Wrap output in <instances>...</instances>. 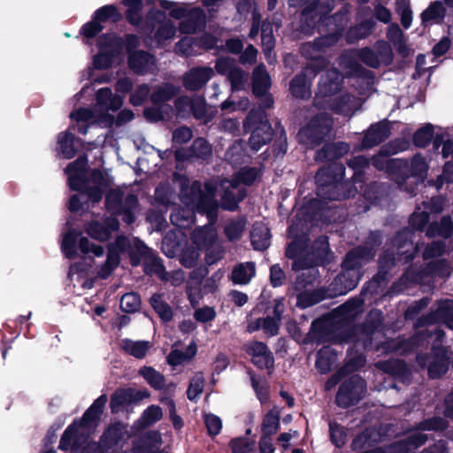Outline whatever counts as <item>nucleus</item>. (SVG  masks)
Listing matches in <instances>:
<instances>
[{"mask_svg":"<svg viewBox=\"0 0 453 453\" xmlns=\"http://www.w3.org/2000/svg\"><path fill=\"white\" fill-rule=\"evenodd\" d=\"M180 200L184 208H176L171 214V221L180 228H187L195 221V212L205 214L209 223L195 229L192 242L197 249L203 250L218 241V232L214 223L218 217L219 203L215 197L216 185L206 182L204 189L197 180L180 177Z\"/></svg>","mask_w":453,"mask_h":453,"instance_id":"obj_1","label":"nucleus"},{"mask_svg":"<svg viewBox=\"0 0 453 453\" xmlns=\"http://www.w3.org/2000/svg\"><path fill=\"white\" fill-rule=\"evenodd\" d=\"M297 228L298 225L296 223H293L288 228V234L294 238V241L288 246L286 255L288 258L295 259L292 265L294 270L303 271L297 276L294 288L296 291L297 306L307 308L320 302L326 296L323 291L313 288L319 274L314 265L328 260L329 244L327 237H319L312 247L311 256L315 261L306 263L301 257L307 246L306 239L298 238Z\"/></svg>","mask_w":453,"mask_h":453,"instance_id":"obj_2","label":"nucleus"},{"mask_svg":"<svg viewBox=\"0 0 453 453\" xmlns=\"http://www.w3.org/2000/svg\"><path fill=\"white\" fill-rule=\"evenodd\" d=\"M65 173L70 188L80 192L70 198L69 210L73 212L89 210L100 202L104 192L112 184V178L108 173L88 172L85 157H79L69 164Z\"/></svg>","mask_w":453,"mask_h":453,"instance_id":"obj_3","label":"nucleus"},{"mask_svg":"<svg viewBox=\"0 0 453 453\" xmlns=\"http://www.w3.org/2000/svg\"><path fill=\"white\" fill-rule=\"evenodd\" d=\"M96 104L90 108H78L70 113V129L87 134L92 128L111 127L114 117L110 111H116L123 104V99L113 95L109 88H100L96 95Z\"/></svg>","mask_w":453,"mask_h":453,"instance_id":"obj_4","label":"nucleus"},{"mask_svg":"<svg viewBox=\"0 0 453 453\" xmlns=\"http://www.w3.org/2000/svg\"><path fill=\"white\" fill-rule=\"evenodd\" d=\"M342 74L334 68L327 70L321 77L316 104L329 108L334 112L351 115L359 106L357 98L345 93H338L342 81Z\"/></svg>","mask_w":453,"mask_h":453,"instance_id":"obj_5","label":"nucleus"},{"mask_svg":"<svg viewBox=\"0 0 453 453\" xmlns=\"http://www.w3.org/2000/svg\"><path fill=\"white\" fill-rule=\"evenodd\" d=\"M139 44V38L134 35H127L125 40L115 34L103 35L97 39L99 52L94 57L92 66L86 72L87 78H92L93 69H106L119 64L124 59V48L130 54Z\"/></svg>","mask_w":453,"mask_h":453,"instance_id":"obj_6","label":"nucleus"},{"mask_svg":"<svg viewBox=\"0 0 453 453\" xmlns=\"http://www.w3.org/2000/svg\"><path fill=\"white\" fill-rule=\"evenodd\" d=\"M106 402L107 396L105 395L99 396L87 410L80 422L75 421L67 427L59 443L60 449L73 450L85 441L86 438L96 426L97 420Z\"/></svg>","mask_w":453,"mask_h":453,"instance_id":"obj_7","label":"nucleus"},{"mask_svg":"<svg viewBox=\"0 0 453 453\" xmlns=\"http://www.w3.org/2000/svg\"><path fill=\"white\" fill-rule=\"evenodd\" d=\"M260 176V171L257 167H244L237 172L233 180H211L208 182L216 185L215 195L220 192L221 207L225 210L234 211L238 203L246 196L245 189L239 184L250 185Z\"/></svg>","mask_w":453,"mask_h":453,"instance_id":"obj_8","label":"nucleus"},{"mask_svg":"<svg viewBox=\"0 0 453 453\" xmlns=\"http://www.w3.org/2000/svg\"><path fill=\"white\" fill-rule=\"evenodd\" d=\"M373 252L365 247H358L346 256L342 263L343 272L332 283V293L328 296L345 295L354 289L360 279L359 268L373 257Z\"/></svg>","mask_w":453,"mask_h":453,"instance_id":"obj_9","label":"nucleus"},{"mask_svg":"<svg viewBox=\"0 0 453 453\" xmlns=\"http://www.w3.org/2000/svg\"><path fill=\"white\" fill-rule=\"evenodd\" d=\"M334 42L333 37H322L313 43H304L301 48L302 55L306 58L313 60L303 70V73L294 78L290 83V90L294 96L305 98L311 95L310 84L311 80L315 77L318 64L324 63L321 58V52L323 48L331 44Z\"/></svg>","mask_w":453,"mask_h":453,"instance_id":"obj_10","label":"nucleus"},{"mask_svg":"<svg viewBox=\"0 0 453 453\" xmlns=\"http://www.w3.org/2000/svg\"><path fill=\"white\" fill-rule=\"evenodd\" d=\"M344 171L345 168L340 164H333L327 168H321L316 175L318 196L328 200L345 198L347 196L340 193L343 187L341 180L343 178Z\"/></svg>","mask_w":453,"mask_h":453,"instance_id":"obj_11","label":"nucleus"},{"mask_svg":"<svg viewBox=\"0 0 453 453\" xmlns=\"http://www.w3.org/2000/svg\"><path fill=\"white\" fill-rule=\"evenodd\" d=\"M160 7L169 11V14L174 19L187 17L180 26V30L184 34L195 33L197 29L203 27L205 23V15L199 7L190 8L187 4H178L167 0H158Z\"/></svg>","mask_w":453,"mask_h":453,"instance_id":"obj_12","label":"nucleus"},{"mask_svg":"<svg viewBox=\"0 0 453 453\" xmlns=\"http://www.w3.org/2000/svg\"><path fill=\"white\" fill-rule=\"evenodd\" d=\"M78 250L88 257H99L104 254V249L101 245L91 242L82 235L81 232L69 229L63 234L61 250L67 258L73 259L78 257Z\"/></svg>","mask_w":453,"mask_h":453,"instance_id":"obj_13","label":"nucleus"},{"mask_svg":"<svg viewBox=\"0 0 453 453\" xmlns=\"http://www.w3.org/2000/svg\"><path fill=\"white\" fill-rule=\"evenodd\" d=\"M125 191L121 188L111 189L106 196V207L109 211L122 215V219L131 224L134 220L138 211L137 198L134 195H127L125 199Z\"/></svg>","mask_w":453,"mask_h":453,"instance_id":"obj_14","label":"nucleus"},{"mask_svg":"<svg viewBox=\"0 0 453 453\" xmlns=\"http://www.w3.org/2000/svg\"><path fill=\"white\" fill-rule=\"evenodd\" d=\"M244 126L248 130L253 128L250 138V145L255 151L259 150L273 137L272 127L265 118L264 111L252 110L247 117Z\"/></svg>","mask_w":453,"mask_h":453,"instance_id":"obj_15","label":"nucleus"},{"mask_svg":"<svg viewBox=\"0 0 453 453\" xmlns=\"http://www.w3.org/2000/svg\"><path fill=\"white\" fill-rule=\"evenodd\" d=\"M412 234L413 233L411 230L404 229L395 237L392 241V246L394 250H396L397 257H395L394 251H387L380 258V266L382 270L389 268L396 260L407 262L412 258L418 248L413 246V242L411 240Z\"/></svg>","mask_w":453,"mask_h":453,"instance_id":"obj_16","label":"nucleus"},{"mask_svg":"<svg viewBox=\"0 0 453 453\" xmlns=\"http://www.w3.org/2000/svg\"><path fill=\"white\" fill-rule=\"evenodd\" d=\"M372 162L378 169H384L385 166L387 168L398 170L408 168L410 174L415 177L418 181L424 180L428 170L427 161L420 154L415 155L409 165L400 159H388L383 155L374 157Z\"/></svg>","mask_w":453,"mask_h":453,"instance_id":"obj_17","label":"nucleus"},{"mask_svg":"<svg viewBox=\"0 0 453 453\" xmlns=\"http://www.w3.org/2000/svg\"><path fill=\"white\" fill-rule=\"evenodd\" d=\"M446 427L445 420L441 418H434L421 423L418 428L411 433L406 440L401 441L390 449V452L407 453L424 444L427 437L422 432L426 430H443Z\"/></svg>","mask_w":453,"mask_h":453,"instance_id":"obj_18","label":"nucleus"},{"mask_svg":"<svg viewBox=\"0 0 453 453\" xmlns=\"http://www.w3.org/2000/svg\"><path fill=\"white\" fill-rule=\"evenodd\" d=\"M332 126V120L327 118L326 113H322L311 120V122L302 128L298 133L300 142L313 147L323 139L329 132Z\"/></svg>","mask_w":453,"mask_h":453,"instance_id":"obj_19","label":"nucleus"},{"mask_svg":"<svg viewBox=\"0 0 453 453\" xmlns=\"http://www.w3.org/2000/svg\"><path fill=\"white\" fill-rule=\"evenodd\" d=\"M283 301V298L275 299L273 305V316H267L265 318L250 320L248 324V331L250 333H253L262 329L268 336L276 335L279 332L281 315L284 312Z\"/></svg>","mask_w":453,"mask_h":453,"instance_id":"obj_20","label":"nucleus"},{"mask_svg":"<svg viewBox=\"0 0 453 453\" xmlns=\"http://www.w3.org/2000/svg\"><path fill=\"white\" fill-rule=\"evenodd\" d=\"M365 392V380L359 376H353L339 388L336 403L339 406L349 407L357 403Z\"/></svg>","mask_w":453,"mask_h":453,"instance_id":"obj_21","label":"nucleus"},{"mask_svg":"<svg viewBox=\"0 0 453 453\" xmlns=\"http://www.w3.org/2000/svg\"><path fill=\"white\" fill-rule=\"evenodd\" d=\"M441 145H442L441 151L442 158L446 159L451 157V159L445 163L443 173L438 179V182L441 184L444 180L447 182L453 181V140L449 138L448 131L443 134H438L434 137V150H439Z\"/></svg>","mask_w":453,"mask_h":453,"instance_id":"obj_22","label":"nucleus"},{"mask_svg":"<svg viewBox=\"0 0 453 453\" xmlns=\"http://www.w3.org/2000/svg\"><path fill=\"white\" fill-rule=\"evenodd\" d=\"M420 365H427L428 374L431 378H438L444 374L449 368V357L443 348H434L433 355L427 358L418 357Z\"/></svg>","mask_w":453,"mask_h":453,"instance_id":"obj_23","label":"nucleus"},{"mask_svg":"<svg viewBox=\"0 0 453 453\" xmlns=\"http://www.w3.org/2000/svg\"><path fill=\"white\" fill-rule=\"evenodd\" d=\"M129 243V239L123 235H120L117 237L113 244L110 245L107 259L98 271V275L101 278L108 277L112 273V271L119 265V253L127 250Z\"/></svg>","mask_w":453,"mask_h":453,"instance_id":"obj_24","label":"nucleus"},{"mask_svg":"<svg viewBox=\"0 0 453 453\" xmlns=\"http://www.w3.org/2000/svg\"><path fill=\"white\" fill-rule=\"evenodd\" d=\"M119 221L115 218H108L104 222L94 219L85 226L84 230L92 239L104 242L119 229Z\"/></svg>","mask_w":453,"mask_h":453,"instance_id":"obj_25","label":"nucleus"},{"mask_svg":"<svg viewBox=\"0 0 453 453\" xmlns=\"http://www.w3.org/2000/svg\"><path fill=\"white\" fill-rule=\"evenodd\" d=\"M246 350L251 357L252 362L260 369H270L273 366V353L261 342H252L246 345Z\"/></svg>","mask_w":453,"mask_h":453,"instance_id":"obj_26","label":"nucleus"},{"mask_svg":"<svg viewBox=\"0 0 453 453\" xmlns=\"http://www.w3.org/2000/svg\"><path fill=\"white\" fill-rule=\"evenodd\" d=\"M175 106L181 116L192 113L196 119H203L205 117L206 105L203 97L195 96L189 98L188 96H181L176 100Z\"/></svg>","mask_w":453,"mask_h":453,"instance_id":"obj_27","label":"nucleus"},{"mask_svg":"<svg viewBox=\"0 0 453 453\" xmlns=\"http://www.w3.org/2000/svg\"><path fill=\"white\" fill-rule=\"evenodd\" d=\"M213 73L211 67L193 68L184 76V86L189 90H198L212 77Z\"/></svg>","mask_w":453,"mask_h":453,"instance_id":"obj_28","label":"nucleus"},{"mask_svg":"<svg viewBox=\"0 0 453 453\" xmlns=\"http://www.w3.org/2000/svg\"><path fill=\"white\" fill-rule=\"evenodd\" d=\"M128 65L135 73H149L154 69L155 58L142 50L134 51L129 55Z\"/></svg>","mask_w":453,"mask_h":453,"instance_id":"obj_29","label":"nucleus"},{"mask_svg":"<svg viewBox=\"0 0 453 453\" xmlns=\"http://www.w3.org/2000/svg\"><path fill=\"white\" fill-rule=\"evenodd\" d=\"M428 322H442L453 330V300L445 299L438 302Z\"/></svg>","mask_w":453,"mask_h":453,"instance_id":"obj_30","label":"nucleus"},{"mask_svg":"<svg viewBox=\"0 0 453 453\" xmlns=\"http://www.w3.org/2000/svg\"><path fill=\"white\" fill-rule=\"evenodd\" d=\"M441 264V262L437 261L428 262L427 266L420 272H416L413 268H410L405 273L404 276L401 279V282L405 283L406 281H411L425 283L429 281V277H432L435 274H441V272L438 269V266Z\"/></svg>","mask_w":453,"mask_h":453,"instance_id":"obj_31","label":"nucleus"},{"mask_svg":"<svg viewBox=\"0 0 453 453\" xmlns=\"http://www.w3.org/2000/svg\"><path fill=\"white\" fill-rule=\"evenodd\" d=\"M389 135L388 126L386 122H380L371 126L363 140L362 147L370 148L384 141Z\"/></svg>","mask_w":453,"mask_h":453,"instance_id":"obj_32","label":"nucleus"},{"mask_svg":"<svg viewBox=\"0 0 453 453\" xmlns=\"http://www.w3.org/2000/svg\"><path fill=\"white\" fill-rule=\"evenodd\" d=\"M378 48L380 49V56L372 50L364 49L358 52L359 58L371 67H378L382 59L390 58L391 56L390 48L386 42L379 43Z\"/></svg>","mask_w":453,"mask_h":453,"instance_id":"obj_33","label":"nucleus"},{"mask_svg":"<svg viewBox=\"0 0 453 453\" xmlns=\"http://www.w3.org/2000/svg\"><path fill=\"white\" fill-rule=\"evenodd\" d=\"M121 349L128 355L135 358H143L152 347V343L149 341H134L130 339H123L120 342Z\"/></svg>","mask_w":453,"mask_h":453,"instance_id":"obj_34","label":"nucleus"},{"mask_svg":"<svg viewBox=\"0 0 453 453\" xmlns=\"http://www.w3.org/2000/svg\"><path fill=\"white\" fill-rule=\"evenodd\" d=\"M271 86V79L264 65H260L253 72V93L257 96H265Z\"/></svg>","mask_w":453,"mask_h":453,"instance_id":"obj_35","label":"nucleus"},{"mask_svg":"<svg viewBox=\"0 0 453 453\" xmlns=\"http://www.w3.org/2000/svg\"><path fill=\"white\" fill-rule=\"evenodd\" d=\"M250 240L255 250H265L269 246L270 241L268 227L263 223L254 224L250 233Z\"/></svg>","mask_w":453,"mask_h":453,"instance_id":"obj_36","label":"nucleus"},{"mask_svg":"<svg viewBox=\"0 0 453 453\" xmlns=\"http://www.w3.org/2000/svg\"><path fill=\"white\" fill-rule=\"evenodd\" d=\"M73 142L74 136L71 132L60 133L58 137L57 153L64 158H72L76 152Z\"/></svg>","mask_w":453,"mask_h":453,"instance_id":"obj_37","label":"nucleus"},{"mask_svg":"<svg viewBox=\"0 0 453 453\" xmlns=\"http://www.w3.org/2000/svg\"><path fill=\"white\" fill-rule=\"evenodd\" d=\"M337 355L330 347H323L317 354L316 366L318 370L326 373L329 372L336 363Z\"/></svg>","mask_w":453,"mask_h":453,"instance_id":"obj_38","label":"nucleus"},{"mask_svg":"<svg viewBox=\"0 0 453 453\" xmlns=\"http://www.w3.org/2000/svg\"><path fill=\"white\" fill-rule=\"evenodd\" d=\"M92 17L102 25L105 22H118L122 19V14L116 5L107 4L97 9Z\"/></svg>","mask_w":453,"mask_h":453,"instance_id":"obj_39","label":"nucleus"},{"mask_svg":"<svg viewBox=\"0 0 453 453\" xmlns=\"http://www.w3.org/2000/svg\"><path fill=\"white\" fill-rule=\"evenodd\" d=\"M444 132H447V130H442L441 128H440L437 132H434V127L430 124H426L415 132L413 135V142L417 147L424 148L432 140L434 142V137L438 134H443Z\"/></svg>","mask_w":453,"mask_h":453,"instance_id":"obj_40","label":"nucleus"},{"mask_svg":"<svg viewBox=\"0 0 453 453\" xmlns=\"http://www.w3.org/2000/svg\"><path fill=\"white\" fill-rule=\"evenodd\" d=\"M255 273L253 263H242L233 270L232 280L235 284H247L254 277Z\"/></svg>","mask_w":453,"mask_h":453,"instance_id":"obj_41","label":"nucleus"},{"mask_svg":"<svg viewBox=\"0 0 453 453\" xmlns=\"http://www.w3.org/2000/svg\"><path fill=\"white\" fill-rule=\"evenodd\" d=\"M445 16V8L441 1L432 3L421 14L422 21L438 23Z\"/></svg>","mask_w":453,"mask_h":453,"instance_id":"obj_42","label":"nucleus"},{"mask_svg":"<svg viewBox=\"0 0 453 453\" xmlns=\"http://www.w3.org/2000/svg\"><path fill=\"white\" fill-rule=\"evenodd\" d=\"M138 373L155 389H161L165 386L164 376L150 366H142Z\"/></svg>","mask_w":453,"mask_h":453,"instance_id":"obj_43","label":"nucleus"},{"mask_svg":"<svg viewBox=\"0 0 453 453\" xmlns=\"http://www.w3.org/2000/svg\"><path fill=\"white\" fill-rule=\"evenodd\" d=\"M123 4L127 7V19L133 25H138L142 20V0H123Z\"/></svg>","mask_w":453,"mask_h":453,"instance_id":"obj_44","label":"nucleus"},{"mask_svg":"<svg viewBox=\"0 0 453 453\" xmlns=\"http://www.w3.org/2000/svg\"><path fill=\"white\" fill-rule=\"evenodd\" d=\"M196 354V346L194 342L190 343L187 348L186 351H180L178 349L173 350L168 357V363L171 365H178L183 364L191 359Z\"/></svg>","mask_w":453,"mask_h":453,"instance_id":"obj_45","label":"nucleus"},{"mask_svg":"<svg viewBox=\"0 0 453 453\" xmlns=\"http://www.w3.org/2000/svg\"><path fill=\"white\" fill-rule=\"evenodd\" d=\"M365 363V359L362 356H358L356 360H349L347 365L339 371L336 374L332 376L326 384V388L328 390L334 387L342 379V375L346 372L357 369L362 366Z\"/></svg>","mask_w":453,"mask_h":453,"instance_id":"obj_46","label":"nucleus"},{"mask_svg":"<svg viewBox=\"0 0 453 453\" xmlns=\"http://www.w3.org/2000/svg\"><path fill=\"white\" fill-rule=\"evenodd\" d=\"M365 363V359L362 356H358L356 360H349L347 365L339 371L336 374L332 376L326 384V388L328 390L334 387L342 379V375L346 372L357 369L362 366Z\"/></svg>","mask_w":453,"mask_h":453,"instance_id":"obj_47","label":"nucleus"},{"mask_svg":"<svg viewBox=\"0 0 453 453\" xmlns=\"http://www.w3.org/2000/svg\"><path fill=\"white\" fill-rule=\"evenodd\" d=\"M227 78L231 83L232 94L242 90L248 82L249 74L240 68H234L229 72Z\"/></svg>","mask_w":453,"mask_h":453,"instance_id":"obj_48","label":"nucleus"},{"mask_svg":"<svg viewBox=\"0 0 453 453\" xmlns=\"http://www.w3.org/2000/svg\"><path fill=\"white\" fill-rule=\"evenodd\" d=\"M453 227L452 220L449 217H443L441 220V223L438 224H431L427 230L426 235L429 237L434 236L436 234L448 237L449 236Z\"/></svg>","mask_w":453,"mask_h":453,"instance_id":"obj_49","label":"nucleus"},{"mask_svg":"<svg viewBox=\"0 0 453 453\" xmlns=\"http://www.w3.org/2000/svg\"><path fill=\"white\" fill-rule=\"evenodd\" d=\"M280 424V413L276 409L270 411L265 417L262 430L264 435L270 436L277 432Z\"/></svg>","mask_w":453,"mask_h":453,"instance_id":"obj_50","label":"nucleus"},{"mask_svg":"<svg viewBox=\"0 0 453 453\" xmlns=\"http://www.w3.org/2000/svg\"><path fill=\"white\" fill-rule=\"evenodd\" d=\"M349 150V145L344 142L328 144L318 153V157H328V159L333 157H340L347 153Z\"/></svg>","mask_w":453,"mask_h":453,"instance_id":"obj_51","label":"nucleus"},{"mask_svg":"<svg viewBox=\"0 0 453 453\" xmlns=\"http://www.w3.org/2000/svg\"><path fill=\"white\" fill-rule=\"evenodd\" d=\"M211 154V148L206 140L203 138H197L194 141L191 151L187 157H196L205 159Z\"/></svg>","mask_w":453,"mask_h":453,"instance_id":"obj_52","label":"nucleus"},{"mask_svg":"<svg viewBox=\"0 0 453 453\" xmlns=\"http://www.w3.org/2000/svg\"><path fill=\"white\" fill-rule=\"evenodd\" d=\"M245 228V220L237 219L228 221L225 226V234L230 241L239 239Z\"/></svg>","mask_w":453,"mask_h":453,"instance_id":"obj_53","label":"nucleus"},{"mask_svg":"<svg viewBox=\"0 0 453 453\" xmlns=\"http://www.w3.org/2000/svg\"><path fill=\"white\" fill-rule=\"evenodd\" d=\"M150 303L164 321H168L172 319V310L169 305L163 301L160 295H154L150 299Z\"/></svg>","mask_w":453,"mask_h":453,"instance_id":"obj_54","label":"nucleus"},{"mask_svg":"<svg viewBox=\"0 0 453 453\" xmlns=\"http://www.w3.org/2000/svg\"><path fill=\"white\" fill-rule=\"evenodd\" d=\"M229 446L233 453H251L255 448V441L238 437L231 440Z\"/></svg>","mask_w":453,"mask_h":453,"instance_id":"obj_55","label":"nucleus"},{"mask_svg":"<svg viewBox=\"0 0 453 453\" xmlns=\"http://www.w3.org/2000/svg\"><path fill=\"white\" fill-rule=\"evenodd\" d=\"M204 386V378L202 373H196L190 380L188 388V398L191 401L196 400L203 392Z\"/></svg>","mask_w":453,"mask_h":453,"instance_id":"obj_56","label":"nucleus"},{"mask_svg":"<svg viewBox=\"0 0 453 453\" xmlns=\"http://www.w3.org/2000/svg\"><path fill=\"white\" fill-rule=\"evenodd\" d=\"M104 27L92 17L91 20L84 24L80 31V34L83 36L84 42L89 44V40L98 35Z\"/></svg>","mask_w":453,"mask_h":453,"instance_id":"obj_57","label":"nucleus"},{"mask_svg":"<svg viewBox=\"0 0 453 453\" xmlns=\"http://www.w3.org/2000/svg\"><path fill=\"white\" fill-rule=\"evenodd\" d=\"M178 89L173 86L166 84L158 88L151 96V100L154 104H158L163 102L170 100L176 93Z\"/></svg>","mask_w":453,"mask_h":453,"instance_id":"obj_58","label":"nucleus"},{"mask_svg":"<svg viewBox=\"0 0 453 453\" xmlns=\"http://www.w3.org/2000/svg\"><path fill=\"white\" fill-rule=\"evenodd\" d=\"M162 417V409L157 405H150L143 411L140 420L143 426H148L160 420Z\"/></svg>","mask_w":453,"mask_h":453,"instance_id":"obj_59","label":"nucleus"},{"mask_svg":"<svg viewBox=\"0 0 453 453\" xmlns=\"http://www.w3.org/2000/svg\"><path fill=\"white\" fill-rule=\"evenodd\" d=\"M203 250H205V262L208 265L216 264L223 257L224 249L218 241Z\"/></svg>","mask_w":453,"mask_h":453,"instance_id":"obj_60","label":"nucleus"},{"mask_svg":"<svg viewBox=\"0 0 453 453\" xmlns=\"http://www.w3.org/2000/svg\"><path fill=\"white\" fill-rule=\"evenodd\" d=\"M200 249L195 247H188L183 250L180 253V263L182 265L188 268L194 267L200 257L199 253Z\"/></svg>","mask_w":453,"mask_h":453,"instance_id":"obj_61","label":"nucleus"},{"mask_svg":"<svg viewBox=\"0 0 453 453\" xmlns=\"http://www.w3.org/2000/svg\"><path fill=\"white\" fill-rule=\"evenodd\" d=\"M245 157L243 145L242 142H235L226 151V159L233 165H237L243 161Z\"/></svg>","mask_w":453,"mask_h":453,"instance_id":"obj_62","label":"nucleus"},{"mask_svg":"<svg viewBox=\"0 0 453 453\" xmlns=\"http://www.w3.org/2000/svg\"><path fill=\"white\" fill-rule=\"evenodd\" d=\"M176 29L171 21L161 25L156 33V40L159 45H163L166 41L171 40L175 35Z\"/></svg>","mask_w":453,"mask_h":453,"instance_id":"obj_63","label":"nucleus"},{"mask_svg":"<svg viewBox=\"0 0 453 453\" xmlns=\"http://www.w3.org/2000/svg\"><path fill=\"white\" fill-rule=\"evenodd\" d=\"M140 298L134 293L125 294L120 300V308L125 312H134L140 307Z\"/></svg>","mask_w":453,"mask_h":453,"instance_id":"obj_64","label":"nucleus"}]
</instances>
